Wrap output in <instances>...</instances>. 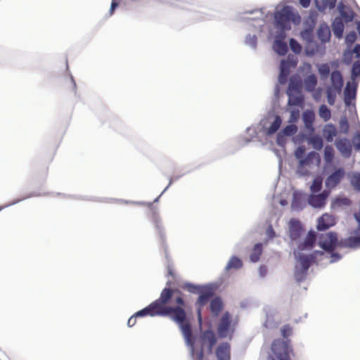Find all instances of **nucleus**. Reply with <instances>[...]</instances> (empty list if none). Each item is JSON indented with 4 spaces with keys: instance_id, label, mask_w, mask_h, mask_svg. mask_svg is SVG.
<instances>
[{
    "instance_id": "f257e3e1",
    "label": "nucleus",
    "mask_w": 360,
    "mask_h": 360,
    "mask_svg": "<svg viewBox=\"0 0 360 360\" xmlns=\"http://www.w3.org/2000/svg\"><path fill=\"white\" fill-rule=\"evenodd\" d=\"M157 314L162 316H169L179 326L186 345L189 348L190 355L193 356L197 338L193 333L191 324L184 309L181 307L167 306L165 309Z\"/></svg>"
},
{
    "instance_id": "f03ea898",
    "label": "nucleus",
    "mask_w": 360,
    "mask_h": 360,
    "mask_svg": "<svg viewBox=\"0 0 360 360\" xmlns=\"http://www.w3.org/2000/svg\"><path fill=\"white\" fill-rule=\"evenodd\" d=\"M274 24L276 29L290 30L291 29L290 22L294 25H299L301 22V17L297 13H295L291 6H284L281 10L274 13Z\"/></svg>"
},
{
    "instance_id": "7ed1b4c3",
    "label": "nucleus",
    "mask_w": 360,
    "mask_h": 360,
    "mask_svg": "<svg viewBox=\"0 0 360 360\" xmlns=\"http://www.w3.org/2000/svg\"><path fill=\"white\" fill-rule=\"evenodd\" d=\"M199 340L201 346L199 350L195 348L194 356H191L194 360H202L204 357V345L207 343V349L209 352H212L214 346L217 343V337L214 332L208 328L201 332Z\"/></svg>"
},
{
    "instance_id": "20e7f679",
    "label": "nucleus",
    "mask_w": 360,
    "mask_h": 360,
    "mask_svg": "<svg viewBox=\"0 0 360 360\" xmlns=\"http://www.w3.org/2000/svg\"><path fill=\"white\" fill-rule=\"evenodd\" d=\"M318 245L326 252H330L340 248V240L335 231L318 234Z\"/></svg>"
},
{
    "instance_id": "39448f33",
    "label": "nucleus",
    "mask_w": 360,
    "mask_h": 360,
    "mask_svg": "<svg viewBox=\"0 0 360 360\" xmlns=\"http://www.w3.org/2000/svg\"><path fill=\"white\" fill-rule=\"evenodd\" d=\"M271 349L278 360H290V354L292 352V348L288 339L286 340L281 338L274 340Z\"/></svg>"
},
{
    "instance_id": "423d86ee",
    "label": "nucleus",
    "mask_w": 360,
    "mask_h": 360,
    "mask_svg": "<svg viewBox=\"0 0 360 360\" xmlns=\"http://www.w3.org/2000/svg\"><path fill=\"white\" fill-rule=\"evenodd\" d=\"M293 255L296 260L295 264L300 266L310 268V266L316 263V258L319 256H323L324 252L321 250H314L309 255H306L299 250H293Z\"/></svg>"
},
{
    "instance_id": "0eeeda50",
    "label": "nucleus",
    "mask_w": 360,
    "mask_h": 360,
    "mask_svg": "<svg viewBox=\"0 0 360 360\" xmlns=\"http://www.w3.org/2000/svg\"><path fill=\"white\" fill-rule=\"evenodd\" d=\"M216 289V285L213 283H208L205 285L204 288L199 292L198 298L195 302V304L198 306L197 309L198 320L200 323L202 321L201 307H204L208 301L214 295Z\"/></svg>"
},
{
    "instance_id": "6e6552de",
    "label": "nucleus",
    "mask_w": 360,
    "mask_h": 360,
    "mask_svg": "<svg viewBox=\"0 0 360 360\" xmlns=\"http://www.w3.org/2000/svg\"><path fill=\"white\" fill-rule=\"evenodd\" d=\"M232 318L229 311H226L220 318L217 326V335L219 338H225L233 334L231 330Z\"/></svg>"
},
{
    "instance_id": "1a4fd4ad",
    "label": "nucleus",
    "mask_w": 360,
    "mask_h": 360,
    "mask_svg": "<svg viewBox=\"0 0 360 360\" xmlns=\"http://www.w3.org/2000/svg\"><path fill=\"white\" fill-rule=\"evenodd\" d=\"M345 175V171L342 167L335 168V171L330 174L325 180L326 190L330 191L335 188L342 181Z\"/></svg>"
},
{
    "instance_id": "9d476101",
    "label": "nucleus",
    "mask_w": 360,
    "mask_h": 360,
    "mask_svg": "<svg viewBox=\"0 0 360 360\" xmlns=\"http://www.w3.org/2000/svg\"><path fill=\"white\" fill-rule=\"evenodd\" d=\"M330 193V191L323 190L320 193L310 194L307 198V202L313 208H323L326 204V200Z\"/></svg>"
},
{
    "instance_id": "9b49d317",
    "label": "nucleus",
    "mask_w": 360,
    "mask_h": 360,
    "mask_svg": "<svg viewBox=\"0 0 360 360\" xmlns=\"http://www.w3.org/2000/svg\"><path fill=\"white\" fill-rule=\"evenodd\" d=\"M358 83L354 80L347 82L345 87L343 94V101L346 107H350L353 101H355L357 95Z\"/></svg>"
},
{
    "instance_id": "f8f14e48",
    "label": "nucleus",
    "mask_w": 360,
    "mask_h": 360,
    "mask_svg": "<svg viewBox=\"0 0 360 360\" xmlns=\"http://www.w3.org/2000/svg\"><path fill=\"white\" fill-rule=\"evenodd\" d=\"M340 248L352 249L360 248V229L354 230L353 236L340 239Z\"/></svg>"
},
{
    "instance_id": "ddd939ff",
    "label": "nucleus",
    "mask_w": 360,
    "mask_h": 360,
    "mask_svg": "<svg viewBox=\"0 0 360 360\" xmlns=\"http://www.w3.org/2000/svg\"><path fill=\"white\" fill-rule=\"evenodd\" d=\"M318 239V234L312 229L309 231L304 240L297 246L296 250L300 251L311 250L316 245V240Z\"/></svg>"
},
{
    "instance_id": "4468645a",
    "label": "nucleus",
    "mask_w": 360,
    "mask_h": 360,
    "mask_svg": "<svg viewBox=\"0 0 360 360\" xmlns=\"http://www.w3.org/2000/svg\"><path fill=\"white\" fill-rule=\"evenodd\" d=\"M304 229L300 221L294 218L289 221V236L291 240L295 241L299 239Z\"/></svg>"
},
{
    "instance_id": "2eb2a0df",
    "label": "nucleus",
    "mask_w": 360,
    "mask_h": 360,
    "mask_svg": "<svg viewBox=\"0 0 360 360\" xmlns=\"http://www.w3.org/2000/svg\"><path fill=\"white\" fill-rule=\"evenodd\" d=\"M335 145L343 158H349L351 156L352 148L349 139L347 138L337 139Z\"/></svg>"
},
{
    "instance_id": "dca6fc26",
    "label": "nucleus",
    "mask_w": 360,
    "mask_h": 360,
    "mask_svg": "<svg viewBox=\"0 0 360 360\" xmlns=\"http://www.w3.org/2000/svg\"><path fill=\"white\" fill-rule=\"evenodd\" d=\"M172 295L173 290L169 288H165L160 294V298L153 302V303L155 304L158 310L162 311L166 308L165 304L169 302Z\"/></svg>"
},
{
    "instance_id": "f3484780",
    "label": "nucleus",
    "mask_w": 360,
    "mask_h": 360,
    "mask_svg": "<svg viewBox=\"0 0 360 360\" xmlns=\"http://www.w3.org/2000/svg\"><path fill=\"white\" fill-rule=\"evenodd\" d=\"M330 82V86L335 89V90L338 91V94H340L344 85V80L340 70H335L331 72Z\"/></svg>"
},
{
    "instance_id": "a211bd4d",
    "label": "nucleus",
    "mask_w": 360,
    "mask_h": 360,
    "mask_svg": "<svg viewBox=\"0 0 360 360\" xmlns=\"http://www.w3.org/2000/svg\"><path fill=\"white\" fill-rule=\"evenodd\" d=\"M152 219L155 224V229L160 235L163 246H165L166 236L164 231V228L162 225L161 219L158 210H153L152 212Z\"/></svg>"
},
{
    "instance_id": "6ab92c4d",
    "label": "nucleus",
    "mask_w": 360,
    "mask_h": 360,
    "mask_svg": "<svg viewBox=\"0 0 360 360\" xmlns=\"http://www.w3.org/2000/svg\"><path fill=\"white\" fill-rule=\"evenodd\" d=\"M334 225L333 219L328 214H324L318 219L316 229L319 231H324Z\"/></svg>"
},
{
    "instance_id": "aec40b11",
    "label": "nucleus",
    "mask_w": 360,
    "mask_h": 360,
    "mask_svg": "<svg viewBox=\"0 0 360 360\" xmlns=\"http://www.w3.org/2000/svg\"><path fill=\"white\" fill-rule=\"evenodd\" d=\"M286 94L288 96V105L290 107L299 106L302 107L304 103V97L302 92L294 93L286 91Z\"/></svg>"
},
{
    "instance_id": "412c9836",
    "label": "nucleus",
    "mask_w": 360,
    "mask_h": 360,
    "mask_svg": "<svg viewBox=\"0 0 360 360\" xmlns=\"http://www.w3.org/2000/svg\"><path fill=\"white\" fill-rule=\"evenodd\" d=\"M306 206L304 195L300 192H294L291 207L295 211L302 210Z\"/></svg>"
},
{
    "instance_id": "4be33fe9",
    "label": "nucleus",
    "mask_w": 360,
    "mask_h": 360,
    "mask_svg": "<svg viewBox=\"0 0 360 360\" xmlns=\"http://www.w3.org/2000/svg\"><path fill=\"white\" fill-rule=\"evenodd\" d=\"M230 345L223 342L216 349V356L218 360H230Z\"/></svg>"
},
{
    "instance_id": "5701e85b",
    "label": "nucleus",
    "mask_w": 360,
    "mask_h": 360,
    "mask_svg": "<svg viewBox=\"0 0 360 360\" xmlns=\"http://www.w3.org/2000/svg\"><path fill=\"white\" fill-rule=\"evenodd\" d=\"M330 30L328 25L326 23L320 24L317 30V37L321 43L325 44L330 39Z\"/></svg>"
},
{
    "instance_id": "b1692460",
    "label": "nucleus",
    "mask_w": 360,
    "mask_h": 360,
    "mask_svg": "<svg viewBox=\"0 0 360 360\" xmlns=\"http://www.w3.org/2000/svg\"><path fill=\"white\" fill-rule=\"evenodd\" d=\"M159 311H160L156 308L155 304H153L152 302L146 307L136 312L134 314V316L137 318V317H144L146 316H160V314H156V313H158Z\"/></svg>"
},
{
    "instance_id": "393cba45",
    "label": "nucleus",
    "mask_w": 360,
    "mask_h": 360,
    "mask_svg": "<svg viewBox=\"0 0 360 360\" xmlns=\"http://www.w3.org/2000/svg\"><path fill=\"white\" fill-rule=\"evenodd\" d=\"M274 120L270 124V126L265 128V133L266 136H272L276 134L280 129L282 124V119L279 115H272Z\"/></svg>"
},
{
    "instance_id": "a878e982",
    "label": "nucleus",
    "mask_w": 360,
    "mask_h": 360,
    "mask_svg": "<svg viewBox=\"0 0 360 360\" xmlns=\"http://www.w3.org/2000/svg\"><path fill=\"white\" fill-rule=\"evenodd\" d=\"M223 301L219 296L215 297L210 302V309L212 316L217 317L223 309Z\"/></svg>"
},
{
    "instance_id": "bb28decb",
    "label": "nucleus",
    "mask_w": 360,
    "mask_h": 360,
    "mask_svg": "<svg viewBox=\"0 0 360 360\" xmlns=\"http://www.w3.org/2000/svg\"><path fill=\"white\" fill-rule=\"evenodd\" d=\"M332 30L335 37L341 39L343 37L344 24L340 17H335L331 25Z\"/></svg>"
},
{
    "instance_id": "cd10ccee",
    "label": "nucleus",
    "mask_w": 360,
    "mask_h": 360,
    "mask_svg": "<svg viewBox=\"0 0 360 360\" xmlns=\"http://www.w3.org/2000/svg\"><path fill=\"white\" fill-rule=\"evenodd\" d=\"M303 84L304 85V89L307 92H314L316 89V86L318 84L317 77L315 74L311 73L305 78H304Z\"/></svg>"
},
{
    "instance_id": "c85d7f7f",
    "label": "nucleus",
    "mask_w": 360,
    "mask_h": 360,
    "mask_svg": "<svg viewBox=\"0 0 360 360\" xmlns=\"http://www.w3.org/2000/svg\"><path fill=\"white\" fill-rule=\"evenodd\" d=\"M301 84H302V81H301L300 77L297 75H292L289 79V84H288V86L286 91L294 92V93H300V92H302Z\"/></svg>"
},
{
    "instance_id": "c756f323",
    "label": "nucleus",
    "mask_w": 360,
    "mask_h": 360,
    "mask_svg": "<svg viewBox=\"0 0 360 360\" xmlns=\"http://www.w3.org/2000/svg\"><path fill=\"white\" fill-rule=\"evenodd\" d=\"M337 134V129L332 123L326 124L323 128V135L327 142H332Z\"/></svg>"
},
{
    "instance_id": "7c9ffc66",
    "label": "nucleus",
    "mask_w": 360,
    "mask_h": 360,
    "mask_svg": "<svg viewBox=\"0 0 360 360\" xmlns=\"http://www.w3.org/2000/svg\"><path fill=\"white\" fill-rule=\"evenodd\" d=\"M307 143L316 150H321L323 147V141L319 134H309Z\"/></svg>"
},
{
    "instance_id": "2f4dec72",
    "label": "nucleus",
    "mask_w": 360,
    "mask_h": 360,
    "mask_svg": "<svg viewBox=\"0 0 360 360\" xmlns=\"http://www.w3.org/2000/svg\"><path fill=\"white\" fill-rule=\"evenodd\" d=\"M263 252V243H257L254 245L252 252L250 255V260L252 263L257 262Z\"/></svg>"
},
{
    "instance_id": "473e14b6",
    "label": "nucleus",
    "mask_w": 360,
    "mask_h": 360,
    "mask_svg": "<svg viewBox=\"0 0 360 360\" xmlns=\"http://www.w3.org/2000/svg\"><path fill=\"white\" fill-rule=\"evenodd\" d=\"M272 47L275 53L281 56H285L288 51L287 43L278 39H274Z\"/></svg>"
},
{
    "instance_id": "72a5a7b5",
    "label": "nucleus",
    "mask_w": 360,
    "mask_h": 360,
    "mask_svg": "<svg viewBox=\"0 0 360 360\" xmlns=\"http://www.w3.org/2000/svg\"><path fill=\"white\" fill-rule=\"evenodd\" d=\"M309 271V268L300 266L295 264L294 277L297 283L303 282L306 278Z\"/></svg>"
},
{
    "instance_id": "f704fd0d",
    "label": "nucleus",
    "mask_w": 360,
    "mask_h": 360,
    "mask_svg": "<svg viewBox=\"0 0 360 360\" xmlns=\"http://www.w3.org/2000/svg\"><path fill=\"white\" fill-rule=\"evenodd\" d=\"M347 176L354 189L360 191V172H352L348 173Z\"/></svg>"
},
{
    "instance_id": "c9c22d12",
    "label": "nucleus",
    "mask_w": 360,
    "mask_h": 360,
    "mask_svg": "<svg viewBox=\"0 0 360 360\" xmlns=\"http://www.w3.org/2000/svg\"><path fill=\"white\" fill-rule=\"evenodd\" d=\"M314 160H320L319 153L316 151L309 152L307 155H305L304 158L300 161V167H303L309 163H312Z\"/></svg>"
},
{
    "instance_id": "e433bc0d",
    "label": "nucleus",
    "mask_w": 360,
    "mask_h": 360,
    "mask_svg": "<svg viewBox=\"0 0 360 360\" xmlns=\"http://www.w3.org/2000/svg\"><path fill=\"white\" fill-rule=\"evenodd\" d=\"M300 35L302 38L306 41L307 44H313L314 43V37H313V27L309 25L307 27L304 28L300 32Z\"/></svg>"
},
{
    "instance_id": "4c0bfd02",
    "label": "nucleus",
    "mask_w": 360,
    "mask_h": 360,
    "mask_svg": "<svg viewBox=\"0 0 360 360\" xmlns=\"http://www.w3.org/2000/svg\"><path fill=\"white\" fill-rule=\"evenodd\" d=\"M243 266L242 260L237 256L231 257L229 262L227 263L225 270H230L231 269H239Z\"/></svg>"
},
{
    "instance_id": "58836bf2",
    "label": "nucleus",
    "mask_w": 360,
    "mask_h": 360,
    "mask_svg": "<svg viewBox=\"0 0 360 360\" xmlns=\"http://www.w3.org/2000/svg\"><path fill=\"white\" fill-rule=\"evenodd\" d=\"M318 72L322 80L327 79L330 75V69L328 63H324L317 65Z\"/></svg>"
},
{
    "instance_id": "ea45409f",
    "label": "nucleus",
    "mask_w": 360,
    "mask_h": 360,
    "mask_svg": "<svg viewBox=\"0 0 360 360\" xmlns=\"http://www.w3.org/2000/svg\"><path fill=\"white\" fill-rule=\"evenodd\" d=\"M297 61L292 57L288 56L286 59H282L280 63V68H287L288 71L290 72L291 68H294L297 66Z\"/></svg>"
},
{
    "instance_id": "a19ab883",
    "label": "nucleus",
    "mask_w": 360,
    "mask_h": 360,
    "mask_svg": "<svg viewBox=\"0 0 360 360\" xmlns=\"http://www.w3.org/2000/svg\"><path fill=\"white\" fill-rule=\"evenodd\" d=\"M298 130V128L296 124H289L286 126H285L281 131V136L285 135L288 137H292L296 134L297 131Z\"/></svg>"
},
{
    "instance_id": "79ce46f5",
    "label": "nucleus",
    "mask_w": 360,
    "mask_h": 360,
    "mask_svg": "<svg viewBox=\"0 0 360 360\" xmlns=\"http://www.w3.org/2000/svg\"><path fill=\"white\" fill-rule=\"evenodd\" d=\"M323 181L321 177L316 176L312 181L310 186L311 194L320 193L322 188Z\"/></svg>"
},
{
    "instance_id": "37998d69",
    "label": "nucleus",
    "mask_w": 360,
    "mask_h": 360,
    "mask_svg": "<svg viewBox=\"0 0 360 360\" xmlns=\"http://www.w3.org/2000/svg\"><path fill=\"white\" fill-rule=\"evenodd\" d=\"M319 115L325 122L328 121L331 118L330 110L325 104L320 105L319 108Z\"/></svg>"
},
{
    "instance_id": "c03bdc74",
    "label": "nucleus",
    "mask_w": 360,
    "mask_h": 360,
    "mask_svg": "<svg viewBox=\"0 0 360 360\" xmlns=\"http://www.w3.org/2000/svg\"><path fill=\"white\" fill-rule=\"evenodd\" d=\"M204 287L205 285H198L188 282L184 284V288L193 294H199Z\"/></svg>"
},
{
    "instance_id": "a18cd8bd",
    "label": "nucleus",
    "mask_w": 360,
    "mask_h": 360,
    "mask_svg": "<svg viewBox=\"0 0 360 360\" xmlns=\"http://www.w3.org/2000/svg\"><path fill=\"white\" fill-rule=\"evenodd\" d=\"M323 158L326 162L329 163L334 158V149L332 146L326 145L323 150Z\"/></svg>"
},
{
    "instance_id": "49530a36",
    "label": "nucleus",
    "mask_w": 360,
    "mask_h": 360,
    "mask_svg": "<svg viewBox=\"0 0 360 360\" xmlns=\"http://www.w3.org/2000/svg\"><path fill=\"white\" fill-rule=\"evenodd\" d=\"M290 72L288 71L287 68H279V74L278 77V82L280 84H285L288 80Z\"/></svg>"
},
{
    "instance_id": "de8ad7c7",
    "label": "nucleus",
    "mask_w": 360,
    "mask_h": 360,
    "mask_svg": "<svg viewBox=\"0 0 360 360\" xmlns=\"http://www.w3.org/2000/svg\"><path fill=\"white\" fill-rule=\"evenodd\" d=\"M319 46L314 41L313 44H307L304 49V54L308 57L314 56L319 51Z\"/></svg>"
},
{
    "instance_id": "09e8293b",
    "label": "nucleus",
    "mask_w": 360,
    "mask_h": 360,
    "mask_svg": "<svg viewBox=\"0 0 360 360\" xmlns=\"http://www.w3.org/2000/svg\"><path fill=\"white\" fill-rule=\"evenodd\" d=\"M353 54L352 49L347 47L343 51L342 62L347 65H350L352 61Z\"/></svg>"
},
{
    "instance_id": "8fccbe9b",
    "label": "nucleus",
    "mask_w": 360,
    "mask_h": 360,
    "mask_svg": "<svg viewBox=\"0 0 360 360\" xmlns=\"http://www.w3.org/2000/svg\"><path fill=\"white\" fill-rule=\"evenodd\" d=\"M289 46L291 49V51L295 54H300L302 51V46L301 44L297 41V39L294 38H290L289 40Z\"/></svg>"
},
{
    "instance_id": "3c124183",
    "label": "nucleus",
    "mask_w": 360,
    "mask_h": 360,
    "mask_svg": "<svg viewBox=\"0 0 360 360\" xmlns=\"http://www.w3.org/2000/svg\"><path fill=\"white\" fill-rule=\"evenodd\" d=\"M244 42L246 46L255 49L257 45V37L255 34L251 35L249 34L245 37Z\"/></svg>"
},
{
    "instance_id": "603ef678",
    "label": "nucleus",
    "mask_w": 360,
    "mask_h": 360,
    "mask_svg": "<svg viewBox=\"0 0 360 360\" xmlns=\"http://www.w3.org/2000/svg\"><path fill=\"white\" fill-rule=\"evenodd\" d=\"M315 120V114L311 110H307L302 113V120L304 124L307 123H314Z\"/></svg>"
},
{
    "instance_id": "864d4df0",
    "label": "nucleus",
    "mask_w": 360,
    "mask_h": 360,
    "mask_svg": "<svg viewBox=\"0 0 360 360\" xmlns=\"http://www.w3.org/2000/svg\"><path fill=\"white\" fill-rule=\"evenodd\" d=\"M339 128L342 133L347 134L349 129L348 120L345 115L341 116L339 121Z\"/></svg>"
},
{
    "instance_id": "5fc2aeb1",
    "label": "nucleus",
    "mask_w": 360,
    "mask_h": 360,
    "mask_svg": "<svg viewBox=\"0 0 360 360\" xmlns=\"http://www.w3.org/2000/svg\"><path fill=\"white\" fill-rule=\"evenodd\" d=\"M309 136V134H305L304 132H300L292 136V141L295 144H300L304 141H308Z\"/></svg>"
},
{
    "instance_id": "6e6d98bb",
    "label": "nucleus",
    "mask_w": 360,
    "mask_h": 360,
    "mask_svg": "<svg viewBox=\"0 0 360 360\" xmlns=\"http://www.w3.org/2000/svg\"><path fill=\"white\" fill-rule=\"evenodd\" d=\"M356 39L357 35L354 31H350L349 33H347L345 38V41L347 47L351 48L352 45L355 42Z\"/></svg>"
},
{
    "instance_id": "4d7b16f0",
    "label": "nucleus",
    "mask_w": 360,
    "mask_h": 360,
    "mask_svg": "<svg viewBox=\"0 0 360 360\" xmlns=\"http://www.w3.org/2000/svg\"><path fill=\"white\" fill-rule=\"evenodd\" d=\"M351 76L352 79L360 77V60L353 63L351 68Z\"/></svg>"
},
{
    "instance_id": "13d9d810",
    "label": "nucleus",
    "mask_w": 360,
    "mask_h": 360,
    "mask_svg": "<svg viewBox=\"0 0 360 360\" xmlns=\"http://www.w3.org/2000/svg\"><path fill=\"white\" fill-rule=\"evenodd\" d=\"M340 18L343 19V20L346 22H350L353 20L354 18V13L353 11H352L350 8H348L347 11L343 12L342 14L340 15Z\"/></svg>"
},
{
    "instance_id": "bf43d9fd",
    "label": "nucleus",
    "mask_w": 360,
    "mask_h": 360,
    "mask_svg": "<svg viewBox=\"0 0 360 360\" xmlns=\"http://www.w3.org/2000/svg\"><path fill=\"white\" fill-rule=\"evenodd\" d=\"M350 200L346 197H337L332 202V206L349 205Z\"/></svg>"
},
{
    "instance_id": "052dcab7",
    "label": "nucleus",
    "mask_w": 360,
    "mask_h": 360,
    "mask_svg": "<svg viewBox=\"0 0 360 360\" xmlns=\"http://www.w3.org/2000/svg\"><path fill=\"white\" fill-rule=\"evenodd\" d=\"M336 3L337 0H326L325 1L323 4H322L319 8L318 7V11L320 12H323L327 8L333 9L335 7Z\"/></svg>"
},
{
    "instance_id": "680f3d73",
    "label": "nucleus",
    "mask_w": 360,
    "mask_h": 360,
    "mask_svg": "<svg viewBox=\"0 0 360 360\" xmlns=\"http://www.w3.org/2000/svg\"><path fill=\"white\" fill-rule=\"evenodd\" d=\"M306 153V148L304 146H299L295 150V157L298 160V163L300 164V161H301Z\"/></svg>"
},
{
    "instance_id": "e2e57ef3",
    "label": "nucleus",
    "mask_w": 360,
    "mask_h": 360,
    "mask_svg": "<svg viewBox=\"0 0 360 360\" xmlns=\"http://www.w3.org/2000/svg\"><path fill=\"white\" fill-rule=\"evenodd\" d=\"M288 138L285 135L281 136V131H279L276 134V143L279 147L285 148Z\"/></svg>"
},
{
    "instance_id": "0e129e2a",
    "label": "nucleus",
    "mask_w": 360,
    "mask_h": 360,
    "mask_svg": "<svg viewBox=\"0 0 360 360\" xmlns=\"http://www.w3.org/2000/svg\"><path fill=\"white\" fill-rule=\"evenodd\" d=\"M266 239H265V240H264L265 244L268 243L269 240H272L276 236V232H275V231L273 228V226L271 224H269L267 226L266 230Z\"/></svg>"
},
{
    "instance_id": "69168bd1",
    "label": "nucleus",
    "mask_w": 360,
    "mask_h": 360,
    "mask_svg": "<svg viewBox=\"0 0 360 360\" xmlns=\"http://www.w3.org/2000/svg\"><path fill=\"white\" fill-rule=\"evenodd\" d=\"M330 256L326 255L325 254L323 256V257H324V258H328V257L330 258V260L329 262L330 264L335 263V262L339 261L342 258V255L338 252H330Z\"/></svg>"
},
{
    "instance_id": "338daca9",
    "label": "nucleus",
    "mask_w": 360,
    "mask_h": 360,
    "mask_svg": "<svg viewBox=\"0 0 360 360\" xmlns=\"http://www.w3.org/2000/svg\"><path fill=\"white\" fill-rule=\"evenodd\" d=\"M281 335L283 337V338L285 339H288V338L291 335L292 333V328L290 326V325L288 324H286V325H284L282 328H281Z\"/></svg>"
},
{
    "instance_id": "774afa93",
    "label": "nucleus",
    "mask_w": 360,
    "mask_h": 360,
    "mask_svg": "<svg viewBox=\"0 0 360 360\" xmlns=\"http://www.w3.org/2000/svg\"><path fill=\"white\" fill-rule=\"evenodd\" d=\"M300 117V110L298 109H292L290 110L289 122H296Z\"/></svg>"
}]
</instances>
